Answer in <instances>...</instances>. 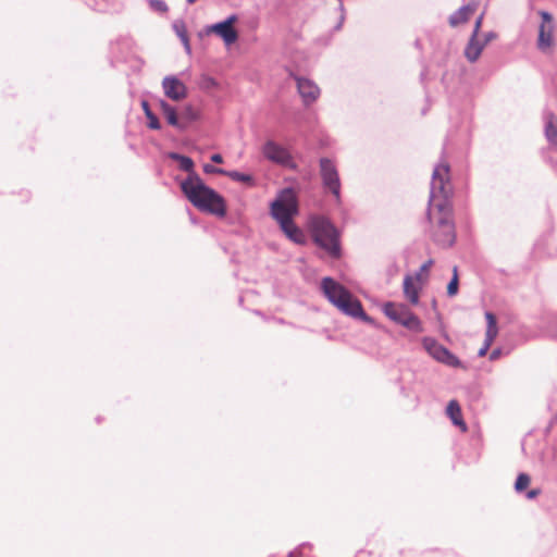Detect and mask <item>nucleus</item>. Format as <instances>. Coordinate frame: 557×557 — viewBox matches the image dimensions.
<instances>
[{
  "mask_svg": "<svg viewBox=\"0 0 557 557\" xmlns=\"http://www.w3.org/2000/svg\"><path fill=\"white\" fill-rule=\"evenodd\" d=\"M187 1H188V3H194V2H196L197 0H187Z\"/></svg>",
  "mask_w": 557,
  "mask_h": 557,
  "instance_id": "4c0bfd02",
  "label": "nucleus"
},
{
  "mask_svg": "<svg viewBox=\"0 0 557 557\" xmlns=\"http://www.w3.org/2000/svg\"><path fill=\"white\" fill-rule=\"evenodd\" d=\"M483 47L476 42L475 38L471 37L469 44L466 47L465 54L470 62H474L479 59Z\"/></svg>",
  "mask_w": 557,
  "mask_h": 557,
  "instance_id": "aec40b11",
  "label": "nucleus"
},
{
  "mask_svg": "<svg viewBox=\"0 0 557 557\" xmlns=\"http://www.w3.org/2000/svg\"><path fill=\"white\" fill-rule=\"evenodd\" d=\"M490 347L491 346H487L486 342H484L483 346L479 350V356L484 357L487 354Z\"/></svg>",
  "mask_w": 557,
  "mask_h": 557,
  "instance_id": "473e14b6",
  "label": "nucleus"
},
{
  "mask_svg": "<svg viewBox=\"0 0 557 557\" xmlns=\"http://www.w3.org/2000/svg\"><path fill=\"white\" fill-rule=\"evenodd\" d=\"M422 346L428 354L438 362L454 368L460 366V360L436 339L432 337H424L422 339Z\"/></svg>",
  "mask_w": 557,
  "mask_h": 557,
  "instance_id": "6e6552de",
  "label": "nucleus"
},
{
  "mask_svg": "<svg viewBox=\"0 0 557 557\" xmlns=\"http://www.w3.org/2000/svg\"><path fill=\"white\" fill-rule=\"evenodd\" d=\"M262 153L267 159L284 165L292 160L288 150L272 140L263 145Z\"/></svg>",
  "mask_w": 557,
  "mask_h": 557,
  "instance_id": "f8f14e48",
  "label": "nucleus"
},
{
  "mask_svg": "<svg viewBox=\"0 0 557 557\" xmlns=\"http://www.w3.org/2000/svg\"><path fill=\"white\" fill-rule=\"evenodd\" d=\"M320 175L323 186L327 188L335 197L336 201L341 200V178L333 160L329 158L320 159Z\"/></svg>",
  "mask_w": 557,
  "mask_h": 557,
  "instance_id": "0eeeda50",
  "label": "nucleus"
},
{
  "mask_svg": "<svg viewBox=\"0 0 557 557\" xmlns=\"http://www.w3.org/2000/svg\"><path fill=\"white\" fill-rule=\"evenodd\" d=\"M203 171L208 174H221V175H225L226 174V171L223 170V169H220V168H215L213 165H210V164H206L203 166Z\"/></svg>",
  "mask_w": 557,
  "mask_h": 557,
  "instance_id": "c756f323",
  "label": "nucleus"
},
{
  "mask_svg": "<svg viewBox=\"0 0 557 557\" xmlns=\"http://www.w3.org/2000/svg\"><path fill=\"white\" fill-rule=\"evenodd\" d=\"M446 412L455 425H458L462 432L467 431V424L462 419L461 408L457 400L453 399L448 403Z\"/></svg>",
  "mask_w": 557,
  "mask_h": 557,
  "instance_id": "f3484780",
  "label": "nucleus"
},
{
  "mask_svg": "<svg viewBox=\"0 0 557 557\" xmlns=\"http://www.w3.org/2000/svg\"><path fill=\"white\" fill-rule=\"evenodd\" d=\"M181 188L188 201L200 211L216 216L226 214V205L223 197L208 187L197 174L188 175L181 183Z\"/></svg>",
  "mask_w": 557,
  "mask_h": 557,
  "instance_id": "f03ea898",
  "label": "nucleus"
},
{
  "mask_svg": "<svg viewBox=\"0 0 557 557\" xmlns=\"http://www.w3.org/2000/svg\"><path fill=\"white\" fill-rule=\"evenodd\" d=\"M530 476L525 473H520L516 480L515 488L518 492L524 491L530 484Z\"/></svg>",
  "mask_w": 557,
  "mask_h": 557,
  "instance_id": "bb28decb",
  "label": "nucleus"
},
{
  "mask_svg": "<svg viewBox=\"0 0 557 557\" xmlns=\"http://www.w3.org/2000/svg\"><path fill=\"white\" fill-rule=\"evenodd\" d=\"M211 161L214 163H223V157L220 153H214L211 156Z\"/></svg>",
  "mask_w": 557,
  "mask_h": 557,
  "instance_id": "f704fd0d",
  "label": "nucleus"
},
{
  "mask_svg": "<svg viewBox=\"0 0 557 557\" xmlns=\"http://www.w3.org/2000/svg\"><path fill=\"white\" fill-rule=\"evenodd\" d=\"M237 20L236 15H231L225 21L211 25L209 32L221 37L226 46L233 45L238 39V33L234 28Z\"/></svg>",
  "mask_w": 557,
  "mask_h": 557,
  "instance_id": "9d476101",
  "label": "nucleus"
},
{
  "mask_svg": "<svg viewBox=\"0 0 557 557\" xmlns=\"http://www.w3.org/2000/svg\"><path fill=\"white\" fill-rule=\"evenodd\" d=\"M171 158L173 160H176L178 161L180 163V168L183 170V171H186L189 173V175L191 174H196L194 172V161L189 158V157H186V156H182V154H178V153H172L171 154Z\"/></svg>",
  "mask_w": 557,
  "mask_h": 557,
  "instance_id": "412c9836",
  "label": "nucleus"
},
{
  "mask_svg": "<svg viewBox=\"0 0 557 557\" xmlns=\"http://www.w3.org/2000/svg\"><path fill=\"white\" fill-rule=\"evenodd\" d=\"M482 21H483V14H481L478 17V20L475 21L474 30H473V34H472L473 38H476V36L479 34V30H480V27H481V24H482Z\"/></svg>",
  "mask_w": 557,
  "mask_h": 557,
  "instance_id": "2f4dec72",
  "label": "nucleus"
},
{
  "mask_svg": "<svg viewBox=\"0 0 557 557\" xmlns=\"http://www.w3.org/2000/svg\"><path fill=\"white\" fill-rule=\"evenodd\" d=\"M476 7L474 4H468L462 8H460L458 11H456L454 14L449 17V24L453 27H457L461 24L467 23L472 15L475 13Z\"/></svg>",
  "mask_w": 557,
  "mask_h": 557,
  "instance_id": "2eb2a0df",
  "label": "nucleus"
},
{
  "mask_svg": "<svg viewBox=\"0 0 557 557\" xmlns=\"http://www.w3.org/2000/svg\"><path fill=\"white\" fill-rule=\"evenodd\" d=\"M542 23L539 29L537 48L543 52H548L554 46V23L549 13L542 11L540 13Z\"/></svg>",
  "mask_w": 557,
  "mask_h": 557,
  "instance_id": "1a4fd4ad",
  "label": "nucleus"
},
{
  "mask_svg": "<svg viewBox=\"0 0 557 557\" xmlns=\"http://www.w3.org/2000/svg\"><path fill=\"white\" fill-rule=\"evenodd\" d=\"M311 226L314 242L332 258H339V234L330 220L324 216H314L311 221Z\"/></svg>",
  "mask_w": 557,
  "mask_h": 557,
  "instance_id": "20e7f679",
  "label": "nucleus"
},
{
  "mask_svg": "<svg viewBox=\"0 0 557 557\" xmlns=\"http://www.w3.org/2000/svg\"><path fill=\"white\" fill-rule=\"evenodd\" d=\"M141 107L145 111V114H146L148 121H149L148 126L152 129H159L161 127L160 122H159L158 117L151 112L148 102L143 101Z\"/></svg>",
  "mask_w": 557,
  "mask_h": 557,
  "instance_id": "b1692460",
  "label": "nucleus"
},
{
  "mask_svg": "<svg viewBox=\"0 0 557 557\" xmlns=\"http://www.w3.org/2000/svg\"><path fill=\"white\" fill-rule=\"evenodd\" d=\"M284 234L294 243L302 244L305 242V235L302 231L294 223L293 220L278 223Z\"/></svg>",
  "mask_w": 557,
  "mask_h": 557,
  "instance_id": "dca6fc26",
  "label": "nucleus"
},
{
  "mask_svg": "<svg viewBox=\"0 0 557 557\" xmlns=\"http://www.w3.org/2000/svg\"><path fill=\"white\" fill-rule=\"evenodd\" d=\"M482 21H483V14H481L478 17V20L475 21L474 30H473V34H472L473 38H476V36L479 34V30H480V27H481V24H482Z\"/></svg>",
  "mask_w": 557,
  "mask_h": 557,
  "instance_id": "7c9ffc66",
  "label": "nucleus"
},
{
  "mask_svg": "<svg viewBox=\"0 0 557 557\" xmlns=\"http://www.w3.org/2000/svg\"><path fill=\"white\" fill-rule=\"evenodd\" d=\"M270 214L277 222L294 220L298 214V198L293 188L282 189L270 205Z\"/></svg>",
  "mask_w": 557,
  "mask_h": 557,
  "instance_id": "39448f33",
  "label": "nucleus"
},
{
  "mask_svg": "<svg viewBox=\"0 0 557 557\" xmlns=\"http://www.w3.org/2000/svg\"><path fill=\"white\" fill-rule=\"evenodd\" d=\"M182 117L188 121H195L199 117V112L193 106H186L182 112Z\"/></svg>",
  "mask_w": 557,
  "mask_h": 557,
  "instance_id": "cd10ccee",
  "label": "nucleus"
},
{
  "mask_svg": "<svg viewBox=\"0 0 557 557\" xmlns=\"http://www.w3.org/2000/svg\"><path fill=\"white\" fill-rule=\"evenodd\" d=\"M149 4L153 10L161 13H165L169 10L166 3L162 0H149Z\"/></svg>",
  "mask_w": 557,
  "mask_h": 557,
  "instance_id": "c85d7f7f",
  "label": "nucleus"
},
{
  "mask_svg": "<svg viewBox=\"0 0 557 557\" xmlns=\"http://www.w3.org/2000/svg\"><path fill=\"white\" fill-rule=\"evenodd\" d=\"M502 350L500 349H494L490 355V360H496L500 357Z\"/></svg>",
  "mask_w": 557,
  "mask_h": 557,
  "instance_id": "72a5a7b5",
  "label": "nucleus"
},
{
  "mask_svg": "<svg viewBox=\"0 0 557 557\" xmlns=\"http://www.w3.org/2000/svg\"><path fill=\"white\" fill-rule=\"evenodd\" d=\"M297 88L306 104L314 102L320 96L319 87L310 79L296 77Z\"/></svg>",
  "mask_w": 557,
  "mask_h": 557,
  "instance_id": "ddd939ff",
  "label": "nucleus"
},
{
  "mask_svg": "<svg viewBox=\"0 0 557 557\" xmlns=\"http://www.w3.org/2000/svg\"><path fill=\"white\" fill-rule=\"evenodd\" d=\"M458 284H459L458 268H457V265H455L453 268V277H451L450 282L447 285V295L449 297H453V296L457 295V293H458Z\"/></svg>",
  "mask_w": 557,
  "mask_h": 557,
  "instance_id": "393cba45",
  "label": "nucleus"
},
{
  "mask_svg": "<svg viewBox=\"0 0 557 557\" xmlns=\"http://www.w3.org/2000/svg\"><path fill=\"white\" fill-rule=\"evenodd\" d=\"M485 319L487 322V327L484 342H486L487 346H492L498 334L497 319L492 312H485Z\"/></svg>",
  "mask_w": 557,
  "mask_h": 557,
  "instance_id": "a211bd4d",
  "label": "nucleus"
},
{
  "mask_svg": "<svg viewBox=\"0 0 557 557\" xmlns=\"http://www.w3.org/2000/svg\"><path fill=\"white\" fill-rule=\"evenodd\" d=\"M160 107H161V110H162V113L164 115V117L166 119V122L172 125V126H175V127H180V128H183L184 126L180 123V120H178V116L176 114V110L175 108H173L172 106H170L168 102L165 101H161L160 102Z\"/></svg>",
  "mask_w": 557,
  "mask_h": 557,
  "instance_id": "6ab92c4d",
  "label": "nucleus"
},
{
  "mask_svg": "<svg viewBox=\"0 0 557 557\" xmlns=\"http://www.w3.org/2000/svg\"><path fill=\"white\" fill-rule=\"evenodd\" d=\"M164 95L173 101H181L187 97L185 84L175 76H166L162 81Z\"/></svg>",
  "mask_w": 557,
  "mask_h": 557,
  "instance_id": "9b49d317",
  "label": "nucleus"
},
{
  "mask_svg": "<svg viewBox=\"0 0 557 557\" xmlns=\"http://www.w3.org/2000/svg\"><path fill=\"white\" fill-rule=\"evenodd\" d=\"M288 557H301V555L298 552H292Z\"/></svg>",
  "mask_w": 557,
  "mask_h": 557,
  "instance_id": "e433bc0d",
  "label": "nucleus"
},
{
  "mask_svg": "<svg viewBox=\"0 0 557 557\" xmlns=\"http://www.w3.org/2000/svg\"><path fill=\"white\" fill-rule=\"evenodd\" d=\"M225 176H228L231 180L243 183H252V177L249 174L240 173L237 171H226Z\"/></svg>",
  "mask_w": 557,
  "mask_h": 557,
  "instance_id": "a878e982",
  "label": "nucleus"
},
{
  "mask_svg": "<svg viewBox=\"0 0 557 557\" xmlns=\"http://www.w3.org/2000/svg\"><path fill=\"white\" fill-rule=\"evenodd\" d=\"M545 133L548 141L557 146V123L553 116L547 121Z\"/></svg>",
  "mask_w": 557,
  "mask_h": 557,
  "instance_id": "5701e85b",
  "label": "nucleus"
},
{
  "mask_svg": "<svg viewBox=\"0 0 557 557\" xmlns=\"http://www.w3.org/2000/svg\"><path fill=\"white\" fill-rule=\"evenodd\" d=\"M424 283L420 281H416V278L412 275H406L404 278V295L406 299L412 304L418 305L419 304V294L423 287Z\"/></svg>",
  "mask_w": 557,
  "mask_h": 557,
  "instance_id": "4468645a",
  "label": "nucleus"
},
{
  "mask_svg": "<svg viewBox=\"0 0 557 557\" xmlns=\"http://www.w3.org/2000/svg\"><path fill=\"white\" fill-rule=\"evenodd\" d=\"M433 263H434L433 259H429L426 262H424L420 267L419 271L414 275H412L416 278V281H420L425 284V282L429 278V273H430V270H431Z\"/></svg>",
  "mask_w": 557,
  "mask_h": 557,
  "instance_id": "4be33fe9",
  "label": "nucleus"
},
{
  "mask_svg": "<svg viewBox=\"0 0 557 557\" xmlns=\"http://www.w3.org/2000/svg\"><path fill=\"white\" fill-rule=\"evenodd\" d=\"M321 288L331 304L345 314L369 321L361 302L351 293L331 277H324Z\"/></svg>",
  "mask_w": 557,
  "mask_h": 557,
  "instance_id": "7ed1b4c3",
  "label": "nucleus"
},
{
  "mask_svg": "<svg viewBox=\"0 0 557 557\" xmlns=\"http://www.w3.org/2000/svg\"><path fill=\"white\" fill-rule=\"evenodd\" d=\"M453 185L450 166L441 161L433 170L426 219L433 240L443 247H450L456 239L453 222Z\"/></svg>",
  "mask_w": 557,
  "mask_h": 557,
  "instance_id": "f257e3e1",
  "label": "nucleus"
},
{
  "mask_svg": "<svg viewBox=\"0 0 557 557\" xmlns=\"http://www.w3.org/2000/svg\"><path fill=\"white\" fill-rule=\"evenodd\" d=\"M383 312L392 321L411 331L418 333L423 331L420 319L404 304L386 302Z\"/></svg>",
  "mask_w": 557,
  "mask_h": 557,
  "instance_id": "423d86ee",
  "label": "nucleus"
},
{
  "mask_svg": "<svg viewBox=\"0 0 557 557\" xmlns=\"http://www.w3.org/2000/svg\"><path fill=\"white\" fill-rule=\"evenodd\" d=\"M540 491L539 490H531L528 492V498H534L539 495Z\"/></svg>",
  "mask_w": 557,
  "mask_h": 557,
  "instance_id": "c9c22d12",
  "label": "nucleus"
}]
</instances>
